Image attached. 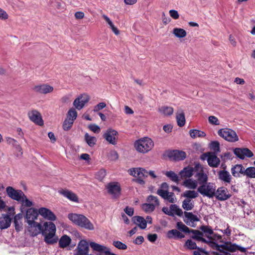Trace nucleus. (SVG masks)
Instances as JSON below:
<instances>
[{
	"instance_id": "nucleus-38",
	"label": "nucleus",
	"mask_w": 255,
	"mask_h": 255,
	"mask_svg": "<svg viewBox=\"0 0 255 255\" xmlns=\"http://www.w3.org/2000/svg\"><path fill=\"white\" fill-rule=\"evenodd\" d=\"M182 208L186 210H191L194 207V201L188 199H185L182 202Z\"/></svg>"
},
{
	"instance_id": "nucleus-64",
	"label": "nucleus",
	"mask_w": 255,
	"mask_h": 255,
	"mask_svg": "<svg viewBox=\"0 0 255 255\" xmlns=\"http://www.w3.org/2000/svg\"><path fill=\"white\" fill-rule=\"evenodd\" d=\"M7 213H6V215H7V216L9 217V218H11L14 215L15 212H14V208L13 207H8L6 209Z\"/></svg>"
},
{
	"instance_id": "nucleus-11",
	"label": "nucleus",
	"mask_w": 255,
	"mask_h": 255,
	"mask_svg": "<svg viewBox=\"0 0 255 255\" xmlns=\"http://www.w3.org/2000/svg\"><path fill=\"white\" fill-rule=\"evenodd\" d=\"M215 193V196L219 201H225L231 197V194L229 191L224 187H221L217 190L216 189Z\"/></svg>"
},
{
	"instance_id": "nucleus-12",
	"label": "nucleus",
	"mask_w": 255,
	"mask_h": 255,
	"mask_svg": "<svg viewBox=\"0 0 255 255\" xmlns=\"http://www.w3.org/2000/svg\"><path fill=\"white\" fill-rule=\"evenodd\" d=\"M27 230L32 236H36L41 233L42 226L40 224L35 221L28 222Z\"/></svg>"
},
{
	"instance_id": "nucleus-15",
	"label": "nucleus",
	"mask_w": 255,
	"mask_h": 255,
	"mask_svg": "<svg viewBox=\"0 0 255 255\" xmlns=\"http://www.w3.org/2000/svg\"><path fill=\"white\" fill-rule=\"evenodd\" d=\"M118 132L114 129H109L104 134L103 136L110 143L115 145L117 144L116 136Z\"/></svg>"
},
{
	"instance_id": "nucleus-31",
	"label": "nucleus",
	"mask_w": 255,
	"mask_h": 255,
	"mask_svg": "<svg viewBox=\"0 0 255 255\" xmlns=\"http://www.w3.org/2000/svg\"><path fill=\"white\" fill-rule=\"evenodd\" d=\"M167 237L169 239L174 238L177 239L183 238H184L185 236L178 230L176 229H173L168 232Z\"/></svg>"
},
{
	"instance_id": "nucleus-40",
	"label": "nucleus",
	"mask_w": 255,
	"mask_h": 255,
	"mask_svg": "<svg viewBox=\"0 0 255 255\" xmlns=\"http://www.w3.org/2000/svg\"><path fill=\"white\" fill-rule=\"evenodd\" d=\"M173 34L177 37L182 38L185 37L187 33L186 31L183 28H175L173 30Z\"/></svg>"
},
{
	"instance_id": "nucleus-9",
	"label": "nucleus",
	"mask_w": 255,
	"mask_h": 255,
	"mask_svg": "<svg viewBox=\"0 0 255 255\" xmlns=\"http://www.w3.org/2000/svg\"><path fill=\"white\" fill-rule=\"evenodd\" d=\"M90 99V96L83 94L79 95L73 102V106L78 110H80L84 108L85 105L87 103Z\"/></svg>"
},
{
	"instance_id": "nucleus-13",
	"label": "nucleus",
	"mask_w": 255,
	"mask_h": 255,
	"mask_svg": "<svg viewBox=\"0 0 255 255\" xmlns=\"http://www.w3.org/2000/svg\"><path fill=\"white\" fill-rule=\"evenodd\" d=\"M234 154L240 159H243L245 157H252L254 154L252 151L247 148H236L234 150Z\"/></svg>"
},
{
	"instance_id": "nucleus-28",
	"label": "nucleus",
	"mask_w": 255,
	"mask_h": 255,
	"mask_svg": "<svg viewBox=\"0 0 255 255\" xmlns=\"http://www.w3.org/2000/svg\"><path fill=\"white\" fill-rule=\"evenodd\" d=\"M184 215L185 218L187 220L186 221H185V222L187 225L191 226L192 227H194V225H191L190 224V222H191L192 223H194L195 222H197L199 221V219L198 218V217L196 215H194L191 212H185Z\"/></svg>"
},
{
	"instance_id": "nucleus-19",
	"label": "nucleus",
	"mask_w": 255,
	"mask_h": 255,
	"mask_svg": "<svg viewBox=\"0 0 255 255\" xmlns=\"http://www.w3.org/2000/svg\"><path fill=\"white\" fill-rule=\"evenodd\" d=\"M195 166H187L184 167L179 172L180 177L181 179L190 178L194 174H195Z\"/></svg>"
},
{
	"instance_id": "nucleus-55",
	"label": "nucleus",
	"mask_w": 255,
	"mask_h": 255,
	"mask_svg": "<svg viewBox=\"0 0 255 255\" xmlns=\"http://www.w3.org/2000/svg\"><path fill=\"white\" fill-rule=\"evenodd\" d=\"M106 175V170L104 169H101L96 174V177L99 180L102 181Z\"/></svg>"
},
{
	"instance_id": "nucleus-8",
	"label": "nucleus",
	"mask_w": 255,
	"mask_h": 255,
	"mask_svg": "<svg viewBox=\"0 0 255 255\" xmlns=\"http://www.w3.org/2000/svg\"><path fill=\"white\" fill-rule=\"evenodd\" d=\"M7 196L13 200L19 202L25 194L21 190H15L12 187L8 186L6 188Z\"/></svg>"
},
{
	"instance_id": "nucleus-20",
	"label": "nucleus",
	"mask_w": 255,
	"mask_h": 255,
	"mask_svg": "<svg viewBox=\"0 0 255 255\" xmlns=\"http://www.w3.org/2000/svg\"><path fill=\"white\" fill-rule=\"evenodd\" d=\"M206 155L208 156L207 161L210 166L217 167L219 166L220 163V160L215 153L209 152Z\"/></svg>"
},
{
	"instance_id": "nucleus-47",
	"label": "nucleus",
	"mask_w": 255,
	"mask_h": 255,
	"mask_svg": "<svg viewBox=\"0 0 255 255\" xmlns=\"http://www.w3.org/2000/svg\"><path fill=\"white\" fill-rule=\"evenodd\" d=\"M142 209L146 213L153 212L155 208L153 203H144L142 205Z\"/></svg>"
},
{
	"instance_id": "nucleus-17",
	"label": "nucleus",
	"mask_w": 255,
	"mask_h": 255,
	"mask_svg": "<svg viewBox=\"0 0 255 255\" xmlns=\"http://www.w3.org/2000/svg\"><path fill=\"white\" fill-rule=\"evenodd\" d=\"M30 120L38 125H43V121L42 119L40 114L36 110H32L28 113Z\"/></svg>"
},
{
	"instance_id": "nucleus-48",
	"label": "nucleus",
	"mask_w": 255,
	"mask_h": 255,
	"mask_svg": "<svg viewBox=\"0 0 255 255\" xmlns=\"http://www.w3.org/2000/svg\"><path fill=\"white\" fill-rule=\"evenodd\" d=\"M170 209L174 215H176L178 216H181L183 214L182 210L176 204L171 205L170 206Z\"/></svg>"
},
{
	"instance_id": "nucleus-58",
	"label": "nucleus",
	"mask_w": 255,
	"mask_h": 255,
	"mask_svg": "<svg viewBox=\"0 0 255 255\" xmlns=\"http://www.w3.org/2000/svg\"><path fill=\"white\" fill-rule=\"evenodd\" d=\"M165 200H167L169 202L174 203L176 201V198L173 192H168V194L166 196Z\"/></svg>"
},
{
	"instance_id": "nucleus-41",
	"label": "nucleus",
	"mask_w": 255,
	"mask_h": 255,
	"mask_svg": "<svg viewBox=\"0 0 255 255\" xmlns=\"http://www.w3.org/2000/svg\"><path fill=\"white\" fill-rule=\"evenodd\" d=\"M237 245L232 244L230 242H227L224 245H221V248L231 252H234L237 250Z\"/></svg>"
},
{
	"instance_id": "nucleus-36",
	"label": "nucleus",
	"mask_w": 255,
	"mask_h": 255,
	"mask_svg": "<svg viewBox=\"0 0 255 255\" xmlns=\"http://www.w3.org/2000/svg\"><path fill=\"white\" fill-rule=\"evenodd\" d=\"M158 112L164 116H169L173 114V109L171 107L162 106L158 109Z\"/></svg>"
},
{
	"instance_id": "nucleus-54",
	"label": "nucleus",
	"mask_w": 255,
	"mask_h": 255,
	"mask_svg": "<svg viewBox=\"0 0 255 255\" xmlns=\"http://www.w3.org/2000/svg\"><path fill=\"white\" fill-rule=\"evenodd\" d=\"M210 147L216 153L220 151V143L217 141H212L210 143Z\"/></svg>"
},
{
	"instance_id": "nucleus-22",
	"label": "nucleus",
	"mask_w": 255,
	"mask_h": 255,
	"mask_svg": "<svg viewBox=\"0 0 255 255\" xmlns=\"http://www.w3.org/2000/svg\"><path fill=\"white\" fill-rule=\"evenodd\" d=\"M38 214V211L37 209L33 208L28 209L26 213L27 223L34 222L37 219Z\"/></svg>"
},
{
	"instance_id": "nucleus-61",
	"label": "nucleus",
	"mask_w": 255,
	"mask_h": 255,
	"mask_svg": "<svg viewBox=\"0 0 255 255\" xmlns=\"http://www.w3.org/2000/svg\"><path fill=\"white\" fill-rule=\"evenodd\" d=\"M208 244H209L213 249H216L220 252H221L220 248H221V245H219L215 242L210 241H207Z\"/></svg>"
},
{
	"instance_id": "nucleus-35",
	"label": "nucleus",
	"mask_w": 255,
	"mask_h": 255,
	"mask_svg": "<svg viewBox=\"0 0 255 255\" xmlns=\"http://www.w3.org/2000/svg\"><path fill=\"white\" fill-rule=\"evenodd\" d=\"M83 216L84 215L81 214L70 213L68 214V218L73 223L78 225V224L81 222Z\"/></svg>"
},
{
	"instance_id": "nucleus-50",
	"label": "nucleus",
	"mask_w": 255,
	"mask_h": 255,
	"mask_svg": "<svg viewBox=\"0 0 255 255\" xmlns=\"http://www.w3.org/2000/svg\"><path fill=\"white\" fill-rule=\"evenodd\" d=\"M176 227L178 230L184 233H190L191 231V230H190L188 227L181 222H177Z\"/></svg>"
},
{
	"instance_id": "nucleus-63",
	"label": "nucleus",
	"mask_w": 255,
	"mask_h": 255,
	"mask_svg": "<svg viewBox=\"0 0 255 255\" xmlns=\"http://www.w3.org/2000/svg\"><path fill=\"white\" fill-rule=\"evenodd\" d=\"M6 141L8 144L12 145L14 147L18 144L15 139L9 137H6Z\"/></svg>"
},
{
	"instance_id": "nucleus-57",
	"label": "nucleus",
	"mask_w": 255,
	"mask_h": 255,
	"mask_svg": "<svg viewBox=\"0 0 255 255\" xmlns=\"http://www.w3.org/2000/svg\"><path fill=\"white\" fill-rule=\"evenodd\" d=\"M19 202H21L23 205L27 207H30L33 205L32 202L29 200L25 195V197H22V200Z\"/></svg>"
},
{
	"instance_id": "nucleus-32",
	"label": "nucleus",
	"mask_w": 255,
	"mask_h": 255,
	"mask_svg": "<svg viewBox=\"0 0 255 255\" xmlns=\"http://www.w3.org/2000/svg\"><path fill=\"white\" fill-rule=\"evenodd\" d=\"M198 192L195 191L194 190H186L182 194V197H185V199H188L192 200L197 198L198 196Z\"/></svg>"
},
{
	"instance_id": "nucleus-1",
	"label": "nucleus",
	"mask_w": 255,
	"mask_h": 255,
	"mask_svg": "<svg viewBox=\"0 0 255 255\" xmlns=\"http://www.w3.org/2000/svg\"><path fill=\"white\" fill-rule=\"evenodd\" d=\"M56 231V226L53 223L46 222L44 223L41 233L47 244L51 245L57 242L58 238L55 235Z\"/></svg>"
},
{
	"instance_id": "nucleus-39",
	"label": "nucleus",
	"mask_w": 255,
	"mask_h": 255,
	"mask_svg": "<svg viewBox=\"0 0 255 255\" xmlns=\"http://www.w3.org/2000/svg\"><path fill=\"white\" fill-rule=\"evenodd\" d=\"M102 17L105 20L106 22L109 25L110 28L112 29L113 32L116 35H118L120 34V31L115 26L112 21L105 14H103Z\"/></svg>"
},
{
	"instance_id": "nucleus-25",
	"label": "nucleus",
	"mask_w": 255,
	"mask_h": 255,
	"mask_svg": "<svg viewBox=\"0 0 255 255\" xmlns=\"http://www.w3.org/2000/svg\"><path fill=\"white\" fill-rule=\"evenodd\" d=\"M132 221L141 229H144L146 227V222H145V219L141 216H135L133 217Z\"/></svg>"
},
{
	"instance_id": "nucleus-44",
	"label": "nucleus",
	"mask_w": 255,
	"mask_h": 255,
	"mask_svg": "<svg viewBox=\"0 0 255 255\" xmlns=\"http://www.w3.org/2000/svg\"><path fill=\"white\" fill-rule=\"evenodd\" d=\"M165 175L174 182L178 183L179 181V176L172 171H166Z\"/></svg>"
},
{
	"instance_id": "nucleus-51",
	"label": "nucleus",
	"mask_w": 255,
	"mask_h": 255,
	"mask_svg": "<svg viewBox=\"0 0 255 255\" xmlns=\"http://www.w3.org/2000/svg\"><path fill=\"white\" fill-rule=\"evenodd\" d=\"M73 123L74 122L72 120L66 118L62 125L63 129L66 131L69 130L71 128Z\"/></svg>"
},
{
	"instance_id": "nucleus-7",
	"label": "nucleus",
	"mask_w": 255,
	"mask_h": 255,
	"mask_svg": "<svg viewBox=\"0 0 255 255\" xmlns=\"http://www.w3.org/2000/svg\"><path fill=\"white\" fill-rule=\"evenodd\" d=\"M108 192L113 198H118L121 195V187L118 182H112L108 183L106 186Z\"/></svg>"
},
{
	"instance_id": "nucleus-26",
	"label": "nucleus",
	"mask_w": 255,
	"mask_h": 255,
	"mask_svg": "<svg viewBox=\"0 0 255 255\" xmlns=\"http://www.w3.org/2000/svg\"><path fill=\"white\" fill-rule=\"evenodd\" d=\"M245 168L242 164H237L231 169V173L234 177H239L240 174L244 175Z\"/></svg>"
},
{
	"instance_id": "nucleus-18",
	"label": "nucleus",
	"mask_w": 255,
	"mask_h": 255,
	"mask_svg": "<svg viewBox=\"0 0 255 255\" xmlns=\"http://www.w3.org/2000/svg\"><path fill=\"white\" fill-rule=\"evenodd\" d=\"M89 246L94 251L104 253L106 255H108L110 252V249L106 246L100 245L94 242H91Z\"/></svg>"
},
{
	"instance_id": "nucleus-24",
	"label": "nucleus",
	"mask_w": 255,
	"mask_h": 255,
	"mask_svg": "<svg viewBox=\"0 0 255 255\" xmlns=\"http://www.w3.org/2000/svg\"><path fill=\"white\" fill-rule=\"evenodd\" d=\"M170 157L175 160H182L186 158V153L183 151L175 150L170 153Z\"/></svg>"
},
{
	"instance_id": "nucleus-3",
	"label": "nucleus",
	"mask_w": 255,
	"mask_h": 255,
	"mask_svg": "<svg viewBox=\"0 0 255 255\" xmlns=\"http://www.w3.org/2000/svg\"><path fill=\"white\" fill-rule=\"evenodd\" d=\"M128 173L137 178L133 180L135 182L140 185L145 184L143 179L148 176V172L145 169L141 167L131 168L128 170Z\"/></svg>"
},
{
	"instance_id": "nucleus-14",
	"label": "nucleus",
	"mask_w": 255,
	"mask_h": 255,
	"mask_svg": "<svg viewBox=\"0 0 255 255\" xmlns=\"http://www.w3.org/2000/svg\"><path fill=\"white\" fill-rule=\"evenodd\" d=\"M32 89L35 92L42 94H47L52 93L54 88L52 86L48 84H41L34 86Z\"/></svg>"
},
{
	"instance_id": "nucleus-34",
	"label": "nucleus",
	"mask_w": 255,
	"mask_h": 255,
	"mask_svg": "<svg viewBox=\"0 0 255 255\" xmlns=\"http://www.w3.org/2000/svg\"><path fill=\"white\" fill-rule=\"evenodd\" d=\"M71 241V240L69 236L67 235L62 236L59 241V247L65 248L68 247L70 245Z\"/></svg>"
},
{
	"instance_id": "nucleus-59",
	"label": "nucleus",
	"mask_w": 255,
	"mask_h": 255,
	"mask_svg": "<svg viewBox=\"0 0 255 255\" xmlns=\"http://www.w3.org/2000/svg\"><path fill=\"white\" fill-rule=\"evenodd\" d=\"M106 107V104L104 102L99 103L98 104L94 106L93 111L95 113L102 110Z\"/></svg>"
},
{
	"instance_id": "nucleus-30",
	"label": "nucleus",
	"mask_w": 255,
	"mask_h": 255,
	"mask_svg": "<svg viewBox=\"0 0 255 255\" xmlns=\"http://www.w3.org/2000/svg\"><path fill=\"white\" fill-rule=\"evenodd\" d=\"M190 233H192L194 234V235L192 236V239L198 241H201L203 243H207V241L203 238L204 235L203 232H200L199 230H191Z\"/></svg>"
},
{
	"instance_id": "nucleus-62",
	"label": "nucleus",
	"mask_w": 255,
	"mask_h": 255,
	"mask_svg": "<svg viewBox=\"0 0 255 255\" xmlns=\"http://www.w3.org/2000/svg\"><path fill=\"white\" fill-rule=\"evenodd\" d=\"M168 190H164L161 189H159L157 191V194L161 197L163 199H165L166 196L168 194Z\"/></svg>"
},
{
	"instance_id": "nucleus-6",
	"label": "nucleus",
	"mask_w": 255,
	"mask_h": 255,
	"mask_svg": "<svg viewBox=\"0 0 255 255\" xmlns=\"http://www.w3.org/2000/svg\"><path fill=\"white\" fill-rule=\"evenodd\" d=\"M195 177L200 185L206 183L208 181V175L204 171L203 166L199 163L195 164Z\"/></svg>"
},
{
	"instance_id": "nucleus-52",
	"label": "nucleus",
	"mask_w": 255,
	"mask_h": 255,
	"mask_svg": "<svg viewBox=\"0 0 255 255\" xmlns=\"http://www.w3.org/2000/svg\"><path fill=\"white\" fill-rule=\"evenodd\" d=\"M146 201L148 203H153L155 207L159 205V201L156 196L149 195L147 197Z\"/></svg>"
},
{
	"instance_id": "nucleus-4",
	"label": "nucleus",
	"mask_w": 255,
	"mask_h": 255,
	"mask_svg": "<svg viewBox=\"0 0 255 255\" xmlns=\"http://www.w3.org/2000/svg\"><path fill=\"white\" fill-rule=\"evenodd\" d=\"M216 186L211 182L206 183L200 185L197 188V192L204 197L212 198L215 197L216 193Z\"/></svg>"
},
{
	"instance_id": "nucleus-56",
	"label": "nucleus",
	"mask_w": 255,
	"mask_h": 255,
	"mask_svg": "<svg viewBox=\"0 0 255 255\" xmlns=\"http://www.w3.org/2000/svg\"><path fill=\"white\" fill-rule=\"evenodd\" d=\"M113 245L120 250H126L127 249V246L120 241H114Z\"/></svg>"
},
{
	"instance_id": "nucleus-21",
	"label": "nucleus",
	"mask_w": 255,
	"mask_h": 255,
	"mask_svg": "<svg viewBox=\"0 0 255 255\" xmlns=\"http://www.w3.org/2000/svg\"><path fill=\"white\" fill-rule=\"evenodd\" d=\"M11 218L6 215L2 214L0 217V229L1 230L6 229L9 228L11 225Z\"/></svg>"
},
{
	"instance_id": "nucleus-53",
	"label": "nucleus",
	"mask_w": 255,
	"mask_h": 255,
	"mask_svg": "<svg viewBox=\"0 0 255 255\" xmlns=\"http://www.w3.org/2000/svg\"><path fill=\"white\" fill-rule=\"evenodd\" d=\"M185 247H186V248L189 250H200L199 248H197L196 243L192 241L191 240H187L185 244Z\"/></svg>"
},
{
	"instance_id": "nucleus-60",
	"label": "nucleus",
	"mask_w": 255,
	"mask_h": 255,
	"mask_svg": "<svg viewBox=\"0 0 255 255\" xmlns=\"http://www.w3.org/2000/svg\"><path fill=\"white\" fill-rule=\"evenodd\" d=\"M209 122L212 125H219L220 124L218 118L215 116H211L208 118Z\"/></svg>"
},
{
	"instance_id": "nucleus-42",
	"label": "nucleus",
	"mask_w": 255,
	"mask_h": 255,
	"mask_svg": "<svg viewBox=\"0 0 255 255\" xmlns=\"http://www.w3.org/2000/svg\"><path fill=\"white\" fill-rule=\"evenodd\" d=\"M85 140L90 147H93L97 141V139L94 136H90L88 133L85 134Z\"/></svg>"
},
{
	"instance_id": "nucleus-37",
	"label": "nucleus",
	"mask_w": 255,
	"mask_h": 255,
	"mask_svg": "<svg viewBox=\"0 0 255 255\" xmlns=\"http://www.w3.org/2000/svg\"><path fill=\"white\" fill-rule=\"evenodd\" d=\"M176 120L177 125L179 127H183L185 123V115L182 110H181L176 115Z\"/></svg>"
},
{
	"instance_id": "nucleus-29",
	"label": "nucleus",
	"mask_w": 255,
	"mask_h": 255,
	"mask_svg": "<svg viewBox=\"0 0 255 255\" xmlns=\"http://www.w3.org/2000/svg\"><path fill=\"white\" fill-rule=\"evenodd\" d=\"M219 178L224 182L230 183L231 181V176L229 172L225 170H221L218 173Z\"/></svg>"
},
{
	"instance_id": "nucleus-16",
	"label": "nucleus",
	"mask_w": 255,
	"mask_h": 255,
	"mask_svg": "<svg viewBox=\"0 0 255 255\" xmlns=\"http://www.w3.org/2000/svg\"><path fill=\"white\" fill-rule=\"evenodd\" d=\"M38 213L44 219L48 220L54 221L56 219V217L55 214L49 209L42 207L39 209Z\"/></svg>"
},
{
	"instance_id": "nucleus-45",
	"label": "nucleus",
	"mask_w": 255,
	"mask_h": 255,
	"mask_svg": "<svg viewBox=\"0 0 255 255\" xmlns=\"http://www.w3.org/2000/svg\"><path fill=\"white\" fill-rule=\"evenodd\" d=\"M200 229L206 234L205 236L209 239H210V237L214 234L213 230L209 226H202Z\"/></svg>"
},
{
	"instance_id": "nucleus-10",
	"label": "nucleus",
	"mask_w": 255,
	"mask_h": 255,
	"mask_svg": "<svg viewBox=\"0 0 255 255\" xmlns=\"http://www.w3.org/2000/svg\"><path fill=\"white\" fill-rule=\"evenodd\" d=\"M89 244L84 240L79 242L76 249L75 250L74 255H90L88 254L89 251Z\"/></svg>"
},
{
	"instance_id": "nucleus-5",
	"label": "nucleus",
	"mask_w": 255,
	"mask_h": 255,
	"mask_svg": "<svg viewBox=\"0 0 255 255\" xmlns=\"http://www.w3.org/2000/svg\"><path fill=\"white\" fill-rule=\"evenodd\" d=\"M218 134L219 136L229 142H235L239 140V137L236 132L230 128H224L220 129L218 131Z\"/></svg>"
},
{
	"instance_id": "nucleus-43",
	"label": "nucleus",
	"mask_w": 255,
	"mask_h": 255,
	"mask_svg": "<svg viewBox=\"0 0 255 255\" xmlns=\"http://www.w3.org/2000/svg\"><path fill=\"white\" fill-rule=\"evenodd\" d=\"M244 175L247 176L248 177L251 178H255V167H250L245 169L244 171Z\"/></svg>"
},
{
	"instance_id": "nucleus-23",
	"label": "nucleus",
	"mask_w": 255,
	"mask_h": 255,
	"mask_svg": "<svg viewBox=\"0 0 255 255\" xmlns=\"http://www.w3.org/2000/svg\"><path fill=\"white\" fill-rule=\"evenodd\" d=\"M59 193L70 201L74 202H79L78 196L76 194L71 191L68 190H61L59 191Z\"/></svg>"
},
{
	"instance_id": "nucleus-49",
	"label": "nucleus",
	"mask_w": 255,
	"mask_h": 255,
	"mask_svg": "<svg viewBox=\"0 0 255 255\" xmlns=\"http://www.w3.org/2000/svg\"><path fill=\"white\" fill-rule=\"evenodd\" d=\"M77 117V112L74 108L69 109L67 114V119L72 120L73 122L76 119Z\"/></svg>"
},
{
	"instance_id": "nucleus-27",
	"label": "nucleus",
	"mask_w": 255,
	"mask_h": 255,
	"mask_svg": "<svg viewBox=\"0 0 255 255\" xmlns=\"http://www.w3.org/2000/svg\"><path fill=\"white\" fill-rule=\"evenodd\" d=\"M78 226L89 230H93L94 229V225L85 216L82 217V220L78 224Z\"/></svg>"
},
{
	"instance_id": "nucleus-2",
	"label": "nucleus",
	"mask_w": 255,
	"mask_h": 255,
	"mask_svg": "<svg viewBox=\"0 0 255 255\" xmlns=\"http://www.w3.org/2000/svg\"><path fill=\"white\" fill-rule=\"evenodd\" d=\"M152 140L147 137H144L136 140L134 143L135 150L139 153L145 154L150 151L154 147Z\"/></svg>"
},
{
	"instance_id": "nucleus-46",
	"label": "nucleus",
	"mask_w": 255,
	"mask_h": 255,
	"mask_svg": "<svg viewBox=\"0 0 255 255\" xmlns=\"http://www.w3.org/2000/svg\"><path fill=\"white\" fill-rule=\"evenodd\" d=\"M190 134L192 138L204 137L206 136V133L204 132L197 129H191L190 130Z\"/></svg>"
},
{
	"instance_id": "nucleus-33",
	"label": "nucleus",
	"mask_w": 255,
	"mask_h": 255,
	"mask_svg": "<svg viewBox=\"0 0 255 255\" xmlns=\"http://www.w3.org/2000/svg\"><path fill=\"white\" fill-rule=\"evenodd\" d=\"M183 185L188 189L194 190L197 188L198 183L196 180L188 179L183 181Z\"/></svg>"
}]
</instances>
